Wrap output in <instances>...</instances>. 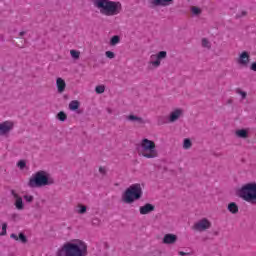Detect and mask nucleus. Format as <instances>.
Returning a JSON list of instances; mask_svg holds the SVG:
<instances>
[{"mask_svg": "<svg viewBox=\"0 0 256 256\" xmlns=\"http://www.w3.org/2000/svg\"><path fill=\"white\" fill-rule=\"evenodd\" d=\"M228 211L230 213H238L239 212V207L237 206V204L235 202H231L229 205H228Z\"/></svg>", "mask_w": 256, "mask_h": 256, "instance_id": "nucleus-17", "label": "nucleus"}, {"mask_svg": "<svg viewBox=\"0 0 256 256\" xmlns=\"http://www.w3.org/2000/svg\"><path fill=\"white\" fill-rule=\"evenodd\" d=\"M94 6L106 17H115V15H119L123 9L120 2L111 0H94Z\"/></svg>", "mask_w": 256, "mask_h": 256, "instance_id": "nucleus-2", "label": "nucleus"}, {"mask_svg": "<svg viewBox=\"0 0 256 256\" xmlns=\"http://www.w3.org/2000/svg\"><path fill=\"white\" fill-rule=\"evenodd\" d=\"M99 173H101L102 175H105V173H107V168H105V167H100V168H99Z\"/></svg>", "mask_w": 256, "mask_h": 256, "instance_id": "nucleus-35", "label": "nucleus"}, {"mask_svg": "<svg viewBox=\"0 0 256 256\" xmlns=\"http://www.w3.org/2000/svg\"><path fill=\"white\" fill-rule=\"evenodd\" d=\"M151 3L158 7H167L170 3H173V0H152Z\"/></svg>", "mask_w": 256, "mask_h": 256, "instance_id": "nucleus-14", "label": "nucleus"}, {"mask_svg": "<svg viewBox=\"0 0 256 256\" xmlns=\"http://www.w3.org/2000/svg\"><path fill=\"white\" fill-rule=\"evenodd\" d=\"M177 242V235L175 234H166L163 238V243L166 245H173V243Z\"/></svg>", "mask_w": 256, "mask_h": 256, "instance_id": "nucleus-11", "label": "nucleus"}, {"mask_svg": "<svg viewBox=\"0 0 256 256\" xmlns=\"http://www.w3.org/2000/svg\"><path fill=\"white\" fill-rule=\"evenodd\" d=\"M238 63L245 67L249 63V53L242 52L238 58Z\"/></svg>", "mask_w": 256, "mask_h": 256, "instance_id": "nucleus-12", "label": "nucleus"}, {"mask_svg": "<svg viewBox=\"0 0 256 256\" xmlns=\"http://www.w3.org/2000/svg\"><path fill=\"white\" fill-rule=\"evenodd\" d=\"M165 57H167L166 51H160L157 54H152L150 63L154 67H159V65H161V59H165Z\"/></svg>", "mask_w": 256, "mask_h": 256, "instance_id": "nucleus-7", "label": "nucleus"}, {"mask_svg": "<svg viewBox=\"0 0 256 256\" xmlns=\"http://www.w3.org/2000/svg\"><path fill=\"white\" fill-rule=\"evenodd\" d=\"M11 238L15 239L16 241H21V243H27V238L25 237V235H23V233H20L19 237L17 236V234H12Z\"/></svg>", "mask_w": 256, "mask_h": 256, "instance_id": "nucleus-16", "label": "nucleus"}, {"mask_svg": "<svg viewBox=\"0 0 256 256\" xmlns=\"http://www.w3.org/2000/svg\"><path fill=\"white\" fill-rule=\"evenodd\" d=\"M56 256H87V243L81 239L70 240L57 250Z\"/></svg>", "mask_w": 256, "mask_h": 256, "instance_id": "nucleus-1", "label": "nucleus"}, {"mask_svg": "<svg viewBox=\"0 0 256 256\" xmlns=\"http://www.w3.org/2000/svg\"><path fill=\"white\" fill-rule=\"evenodd\" d=\"M77 109H79V101H77V100L71 101L69 104V110L77 111Z\"/></svg>", "mask_w": 256, "mask_h": 256, "instance_id": "nucleus-19", "label": "nucleus"}, {"mask_svg": "<svg viewBox=\"0 0 256 256\" xmlns=\"http://www.w3.org/2000/svg\"><path fill=\"white\" fill-rule=\"evenodd\" d=\"M209 227H211V222H209V220H207L205 218L200 220V221H198L195 224V229L197 231H205V229H209Z\"/></svg>", "mask_w": 256, "mask_h": 256, "instance_id": "nucleus-9", "label": "nucleus"}, {"mask_svg": "<svg viewBox=\"0 0 256 256\" xmlns=\"http://www.w3.org/2000/svg\"><path fill=\"white\" fill-rule=\"evenodd\" d=\"M50 183H53V181L49 177V173L45 171H39L30 179L29 186L43 187L45 185H49Z\"/></svg>", "mask_w": 256, "mask_h": 256, "instance_id": "nucleus-6", "label": "nucleus"}, {"mask_svg": "<svg viewBox=\"0 0 256 256\" xmlns=\"http://www.w3.org/2000/svg\"><path fill=\"white\" fill-rule=\"evenodd\" d=\"M155 206L151 204H145L144 206L140 207V214L141 215H147L151 213V211H154Z\"/></svg>", "mask_w": 256, "mask_h": 256, "instance_id": "nucleus-13", "label": "nucleus"}, {"mask_svg": "<svg viewBox=\"0 0 256 256\" xmlns=\"http://www.w3.org/2000/svg\"><path fill=\"white\" fill-rule=\"evenodd\" d=\"M179 255L185 256V255H187V253H185V252H179Z\"/></svg>", "mask_w": 256, "mask_h": 256, "instance_id": "nucleus-37", "label": "nucleus"}, {"mask_svg": "<svg viewBox=\"0 0 256 256\" xmlns=\"http://www.w3.org/2000/svg\"><path fill=\"white\" fill-rule=\"evenodd\" d=\"M191 11H192L193 15H199L201 13V8L192 7Z\"/></svg>", "mask_w": 256, "mask_h": 256, "instance_id": "nucleus-32", "label": "nucleus"}, {"mask_svg": "<svg viewBox=\"0 0 256 256\" xmlns=\"http://www.w3.org/2000/svg\"><path fill=\"white\" fill-rule=\"evenodd\" d=\"M237 137H241L242 139H245L248 135L247 130L241 129L236 131Z\"/></svg>", "mask_w": 256, "mask_h": 256, "instance_id": "nucleus-21", "label": "nucleus"}, {"mask_svg": "<svg viewBox=\"0 0 256 256\" xmlns=\"http://www.w3.org/2000/svg\"><path fill=\"white\" fill-rule=\"evenodd\" d=\"M6 233H7V224L4 223V224L2 225V233H0V235H5Z\"/></svg>", "mask_w": 256, "mask_h": 256, "instance_id": "nucleus-34", "label": "nucleus"}, {"mask_svg": "<svg viewBox=\"0 0 256 256\" xmlns=\"http://www.w3.org/2000/svg\"><path fill=\"white\" fill-rule=\"evenodd\" d=\"M142 157L147 159H155L157 157V149H155V142L145 138L141 141L140 147L138 149Z\"/></svg>", "mask_w": 256, "mask_h": 256, "instance_id": "nucleus-5", "label": "nucleus"}, {"mask_svg": "<svg viewBox=\"0 0 256 256\" xmlns=\"http://www.w3.org/2000/svg\"><path fill=\"white\" fill-rule=\"evenodd\" d=\"M56 85H57L58 93H63V91H65V87H67L65 80H63L62 78H57Z\"/></svg>", "mask_w": 256, "mask_h": 256, "instance_id": "nucleus-15", "label": "nucleus"}, {"mask_svg": "<svg viewBox=\"0 0 256 256\" xmlns=\"http://www.w3.org/2000/svg\"><path fill=\"white\" fill-rule=\"evenodd\" d=\"M95 91H96V93H99V94L105 93V86L99 85L96 87Z\"/></svg>", "mask_w": 256, "mask_h": 256, "instance_id": "nucleus-30", "label": "nucleus"}, {"mask_svg": "<svg viewBox=\"0 0 256 256\" xmlns=\"http://www.w3.org/2000/svg\"><path fill=\"white\" fill-rule=\"evenodd\" d=\"M119 41H121V38L119 36H113L110 40V45L115 46L119 44Z\"/></svg>", "mask_w": 256, "mask_h": 256, "instance_id": "nucleus-23", "label": "nucleus"}, {"mask_svg": "<svg viewBox=\"0 0 256 256\" xmlns=\"http://www.w3.org/2000/svg\"><path fill=\"white\" fill-rule=\"evenodd\" d=\"M143 196V184H132L122 195L124 203H133Z\"/></svg>", "mask_w": 256, "mask_h": 256, "instance_id": "nucleus-4", "label": "nucleus"}, {"mask_svg": "<svg viewBox=\"0 0 256 256\" xmlns=\"http://www.w3.org/2000/svg\"><path fill=\"white\" fill-rule=\"evenodd\" d=\"M24 199L27 201V203H31V201H33V196L26 194L24 195Z\"/></svg>", "mask_w": 256, "mask_h": 256, "instance_id": "nucleus-33", "label": "nucleus"}, {"mask_svg": "<svg viewBox=\"0 0 256 256\" xmlns=\"http://www.w3.org/2000/svg\"><path fill=\"white\" fill-rule=\"evenodd\" d=\"M85 211H87V207H85L84 205H78L76 207V213L83 214L85 213Z\"/></svg>", "mask_w": 256, "mask_h": 256, "instance_id": "nucleus-27", "label": "nucleus"}, {"mask_svg": "<svg viewBox=\"0 0 256 256\" xmlns=\"http://www.w3.org/2000/svg\"><path fill=\"white\" fill-rule=\"evenodd\" d=\"M15 127V123L13 121H5L0 123V135H7L10 131Z\"/></svg>", "mask_w": 256, "mask_h": 256, "instance_id": "nucleus-8", "label": "nucleus"}, {"mask_svg": "<svg viewBox=\"0 0 256 256\" xmlns=\"http://www.w3.org/2000/svg\"><path fill=\"white\" fill-rule=\"evenodd\" d=\"M251 70H252V71H256V63H252V65H251Z\"/></svg>", "mask_w": 256, "mask_h": 256, "instance_id": "nucleus-36", "label": "nucleus"}, {"mask_svg": "<svg viewBox=\"0 0 256 256\" xmlns=\"http://www.w3.org/2000/svg\"><path fill=\"white\" fill-rule=\"evenodd\" d=\"M16 209H23V199L21 197H16V202H15Z\"/></svg>", "mask_w": 256, "mask_h": 256, "instance_id": "nucleus-22", "label": "nucleus"}, {"mask_svg": "<svg viewBox=\"0 0 256 256\" xmlns=\"http://www.w3.org/2000/svg\"><path fill=\"white\" fill-rule=\"evenodd\" d=\"M70 55H71L72 59H79V57H81V52H79L77 50H71Z\"/></svg>", "mask_w": 256, "mask_h": 256, "instance_id": "nucleus-24", "label": "nucleus"}, {"mask_svg": "<svg viewBox=\"0 0 256 256\" xmlns=\"http://www.w3.org/2000/svg\"><path fill=\"white\" fill-rule=\"evenodd\" d=\"M236 93L238 95H240L241 99H245L247 97V92H245V91H243L241 89L236 90Z\"/></svg>", "mask_w": 256, "mask_h": 256, "instance_id": "nucleus-29", "label": "nucleus"}, {"mask_svg": "<svg viewBox=\"0 0 256 256\" xmlns=\"http://www.w3.org/2000/svg\"><path fill=\"white\" fill-rule=\"evenodd\" d=\"M202 47H206V49H209L211 47V42H209V40H207L206 38H203Z\"/></svg>", "mask_w": 256, "mask_h": 256, "instance_id": "nucleus-28", "label": "nucleus"}, {"mask_svg": "<svg viewBox=\"0 0 256 256\" xmlns=\"http://www.w3.org/2000/svg\"><path fill=\"white\" fill-rule=\"evenodd\" d=\"M191 145H192V143L189 138L184 139V142H183L184 149H191Z\"/></svg>", "mask_w": 256, "mask_h": 256, "instance_id": "nucleus-25", "label": "nucleus"}, {"mask_svg": "<svg viewBox=\"0 0 256 256\" xmlns=\"http://www.w3.org/2000/svg\"><path fill=\"white\" fill-rule=\"evenodd\" d=\"M57 119L59 121H66L67 120V114H65V112H59L57 114Z\"/></svg>", "mask_w": 256, "mask_h": 256, "instance_id": "nucleus-26", "label": "nucleus"}, {"mask_svg": "<svg viewBox=\"0 0 256 256\" xmlns=\"http://www.w3.org/2000/svg\"><path fill=\"white\" fill-rule=\"evenodd\" d=\"M237 195L246 203L256 205V182L243 184L238 190Z\"/></svg>", "mask_w": 256, "mask_h": 256, "instance_id": "nucleus-3", "label": "nucleus"}, {"mask_svg": "<svg viewBox=\"0 0 256 256\" xmlns=\"http://www.w3.org/2000/svg\"><path fill=\"white\" fill-rule=\"evenodd\" d=\"M17 167L20 171H25V169H27V162L25 160H19L17 162Z\"/></svg>", "mask_w": 256, "mask_h": 256, "instance_id": "nucleus-20", "label": "nucleus"}, {"mask_svg": "<svg viewBox=\"0 0 256 256\" xmlns=\"http://www.w3.org/2000/svg\"><path fill=\"white\" fill-rule=\"evenodd\" d=\"M105 55L108 59H115V53L112 51H106Z\"/></svg>", "mask_w": 256, "mask_h": 256, "instance_id": "nucleus-31", "label": "nucleus"}, {"mask_svg": "<svg viewBox=\"0 0 256 256\" xmlns=\"http://www.w3.org/2000/svg\"><path fill=\"white\" fill-rule=\"evenodd\" d=\"M127 119H128V121H134V122L139 123V124L145 123V121L142 118L137 117L135 115H129L127 117Z\"/></svg>", "mask_w": 256, "mask_h": 256, "instance_id": "nucleus-18", "label": "nucleus"}, {"mask_svg": "<svg viewBox=\"0 0 256 256\" xmlns=\"http://www.w3.org/2000/svg\"><path fill=\"white\" fill-rule=\"evenodd\" d=\"M182 116H183V109L177 108L170 113L169 121L170 123H174V121H177V119H180Z\"/></svg>", "mask_w": 256, "mask_h": 256, "instance_id": "nucleus-10", "label": "nucleus"}]
</instances>
